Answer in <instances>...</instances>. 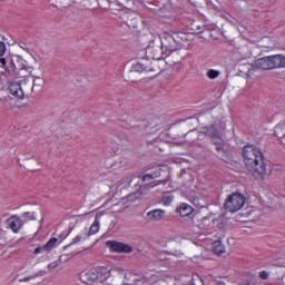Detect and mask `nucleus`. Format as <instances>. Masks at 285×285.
I'll return each instance as SVG.
<instances>
[{
	"label": "nucleus",
	"instance_id": "1",
	"mask_svg": "<svg viewBox=\"0 0 285 285\" xmlns=\"http://www.w3.org/2000/svg\"><path fill=\"white\" fill-rule=\"evenodd\" d=\"M243 159L245 166L256 179H264L266 175V163L264 161V153L255 145H246L243 148Z\"/></svg>",
	"mask_w": 285,
	"mask_h": 285
},
{
	"label": "nucleus",
	"instance_id": "2",
	"mask_svg": "<svg viewBox=\"0 0 285 285\" xmlns=\"http://www.w3.org/2000/svg\"><path fill=\"white\" fill-rule=\"evenodd\" d=\"M110 271L108 267L85 269L80 273V281L88 285H102L110 277Z\"/></svg>",
	"mask_w": 285,
	"mask_h": 285
},
{
	"label": "nucleus",
	"instance_id": "3",
	"mask_svg": "<svg viewBox=\"0 0 285 285\" xmlns=\"http://www.w3.org/2000/svg\"><path fill=\"white\" fill-rule=\"evenodd\" d=\"M256 68L259 70H275V68H285V57L282 55L267 56L256 60Z\"/></svg>",
	"mask_w": 285,
	"mask_h": 285
},
{
	"label": "nucleus",
	"instance_id": "4",
	"mask_svg": "<svg viewBox=\"0 0 285 285\" xmlns=\"http://www.w3.org/2000/svg\"><path fill=\"white\" fill-rule=\"evenodd\" d=\"M203 135L209 137L213 141L214 146H216V150L222 153L224 150V138L222 137V132H219V128L215 125L206 126L203 128Z\"/></svg>",
	"mask_w": 285,
	"mask_h": 285
},
{
	"label": "nucleus",
	"instance_id": "5",
	"mask_svg": "<svg viewBox=\"0 0 285 285\" xmlns=\"http://www.w3.org/2000/svg\"><path fill=\"white\" fill-rule=\"evenodd\" d=\"M244 204H246V197L242 194L234 193L228 196L225 203V210L227 213H237V210L244 208Z\"/></svg>",
	"mask_w": 285,
	"mask_h": 285
},
{
	"label": "nucleus",
	"instance_id": "6",
	"mask_svg": "<svg viewBox=\"0 0 285 285\" xmlns=\"http://www.w3.org/2000/svg\"><path fill=\"white\" fill-rule=\"evenodd\" d=\"M31 88L32 82L26 78L20 80V82H11L9 86L10 94L19 99H22V97L26 96V92H30Z\"/></svg>",
	"mask_w": 285,
	"mask_h": 285
},
{
	"label": "nucleus",
	"instance_id": "7",
	"mask_svg": "<svg viewBox=\"0 0 285 285\" xmlns=\"http://www.w3.org/2000/svg\"><path fill=\"white\" fill-rule=\"evenodd\" d=\"M146 55L149 59H154L156 61H159L164 59V57H168V53L166 52V49L161 47V45H151L146 48Z\"/></svg>",
	"mask_w": 285,
	"mask_h": 285
},
{
	"label": "nucleus",
	"instance_id": "8",
	"mask_svg": "<svg viewBox=\"0 0 285 285\" xmlns=\"http://www.w3.org/2000/svg\"><path fill=\"white\" fill-rule=\"evenodd\" d=\"M106 246L109 248L110 253H125L126 255H130V253H132V247L121 242L107 240Z\"/></svg>",
	"mask_w": 285,
	"mask_h": 285
},
{
	"label": "nucleus",
	"instance_id": "9",
	"mask_svg": "<svg viewBox=\"0 0 285 285\" xmlns=\"http://www.w3.org/2000/svg\"><path fill=\"white\" fill-rule=\"evenodd\" d=\"M160 46L164 48L167 56L170 55V52L177 51V40H175V37L168 32L163 35Z\"/></svg>",
	"mask_w": 285,
	"mask_h": 285
},
{
	"label": "nucleus",
	"instance_id": "10",
	"mask_svg": "<svg viewBox=\"0 0 285 285\" xmlns=\"http://www.w3.org/2000/svg\"><path fill=\"white\" fill-rule=\"evenodd\" d=\"M7 228L17 234L23 228V220L19 216H11L7 219Z\"/></svg>",
	"mask_w": 285,
	"mask_h": 285
},
{
	"label": "nucleus",
	"instance_id": "11",
	"mask_svg": "<svg viewBox=\"0 0 285 285\" xmlns=\"http://www.w3.org/2000/svg\"><path fill=\"white\" fill-rule=\"evenodd\" d=\"M147 217L149 219H154L155 222H159L166 217V210L164 209H154L147 213Z\"/></svg>",
	"mask_w": 285,
	"mask_h": 285
},
{
	"label": "nucleus",
	"instance_id": "12",
	"mask_svg": "<svg viewBox=\"0 0 285 285\" xmlns=\"http://www.w3.org/2000/svg\"><path fill=\"white\" fill-rule=\"evenodd\" d=\"M274 135L281 140V144L285 146V124H278L274 128Z\"/></svg>",
	"mask_w": 285,
	"mask_h": 285
},
{
	"label": "nucleus",
	"instance_id": "13",
	"mask_svg": "<svg viewBox=\"0 0 285 285\" xmlns=\"http://www.w3.org/2000/svg\"><path fill=\"white\" fill-rule=\"evenodd\" d=\"M178 213L180 217H188L189 215H193V207L186 203H183L178 208Z\"/></svg>",
	"mask_w": 285,
	"mask_h": 285
},
{
	"label": "nucleus",
	"instance_id": "14",
	"mask_svg": "<svg viewBox=\"0 0 285 285\" xmlns=\"http://www.w3.org/2000/svg\"><path fill=\"white\" fill-rule=\"evenodd\" d=\"M212 248L215 255H222L224 253V245L222 244V240L213 242Z\"/></svg>",
	"mask_w": 285,
	"mask_h": 285
},
{
	"label": "nucleus",
	"instance_id": "15",
	"mask_svg": "<svg viewBox=\"0 0 285 285\" xmlns=\"http://www.w3.org/2000/svg\"><path fill=\"white\" fill-rule=\"evenodd\" d=\"M51 6H55V8H66L72 3V0H49Z\"/></svg>",
	"mask_w": 285,
	"mask_h": 285
},
{
	"label": "nucleus",
	"instance_id": "16",
	"mask_svg": "<svg viewBox=\"0 0 285 285\" xmlns=\"http://www.w3.org/2000/svg\"><path fill=\"white\" fill-rule=\"evenodd\" d=\"M76 3H79L80 10H92V0H77Z\"/></svg>",
	"mask_w": 285,
	"mask_h": 285
},
{
	"label": "nucleus",
	"instance_id": "17",
	"mask_svg": "<svg viewBox=\"0 0 285 285\" xmlns=\"http://www.w3.org/2000/svg\"><path fill=\"white\" fill-rule=\"evenodd\" d=\"M57 242H59V239H57L56 237H51V238L43 245V250H47V252L52 250V248H55V246H57Z\"/></svg>",
	"mask_w": 285,
	"mask_h": 285
},
{
	"label": "nucleus",
	"instance_id": "18",
	"mask_svg": "<svg viewBox=\"0 0 285 285\" xmlns=\"http://www.w3.org/2000/svg\"><path fill=\"white\" fill-rule=\"evenodd\" d=\"M99 233V218H96L89 228V235H97Z\"/></svg>",
	"mask_w": 285,
	"mask_h": 285
},
{
	"label": "nucleus",
	"instance_id": "19",
	"mask_svg": "<svg viewBox=\"0 0 285 285\" xmlns=\"http://www.w3.org/2000/svg\"><path fill=\"white\" fill-rule=\"evenodd\" d=\"M173 199H175V197L171 194H165L161 198L163 206H170Z\"/></svg>",
	"mask_w": 285,
	"mask_h": 285
},
{
	"label": "nucleus",
	"instance_id": "20",
	"mask_svg": "<svg viewBox=\"0 0 285 285\" xmlns=\"http://www.w3.org/2000/svg\"><path fill=\"white\" fill-rule=\"evenodd\" d=\"M157 175L147 174L141 177V181H150V188H155V185H153V179H155Z\"/></svg>",
	"mask_w": 285,
	"mask_h": 285
},
{
	"label": "nucleus",
	"instance_id": "21",
	"mask_svg": "<svg viewBox=\"0 0 285 285\" xmlns=\"http://www.w3.org/2000/svg\"><path fill=\"white\" fill-rule=\"evenodd\" d=\"M207 77L208 79H217V77H219V70L209 69L207 71Z\"/></svg>",
	"mask_w": 285,
	"mask_h": 285
},
{
	"label": "nucleus",
	"instance_id": "22",
	"mask_svg": "<svg viewBox=\"0 0 285 285\" xmlns=\"http://www.w3.org/2000/svg\"><path fill=\"white\" fill-rule=\"evenodd\" d=\"M134 70H136V72H144V70H146V68H144V65H141V63H136L134 66Z\"/></svg>",
	"mask_w": 285,
	"mask_h": 285
},
{
	"label": "nucleus",
	"instance_id": "23",
	"mask_svg": "<svg viewBox=\"0 0 285 285\" xmlns=\"http://www.w3.org/2000/svg\"><path fill=\"white\" fill-rule=\"evenodd\" d=\"M6 55V43L0 41V57Z\"/></svg>",
	"mask_w": 285,
	"mask_h": 285
},
{
	"label": "nucleus",
	"instance_id": "24",
	"mask_svg": "<svg viewBox=\"0 0 285 285\" xmlns=\"http://www.w3.org/2000/svg\"><path fill=\"white\" fill-rule=\"evenodd\" d=\"M79 242H81V236L77 235L72 238L70 246H75V244H79Z\"/></svg>",
	"mask_w": 285,
	"mask_h": 285
},
{
	"label": "nucleus",
	"instance_id": "25",
	"mask_svg": "<svg viewBox=\"0 0 285 285\" xmlns=\"http://www.w3.org/2000/svg\"><path fill=\"white\" fill-rule=\"evenodd\" d=\"M258 275H259L261 279H268V273L266 271L259 272Z\"/></svg>",
	"mask_w": 285,
	"mask_h": 285
},
{
	"label": "nucleus",
	"instance_id": "26",
	"mask_svg": "<svg viewBox=\"0 0 285 285\" xmlns=\"http://www.w3.org/2000/svg\"><path fill=\"white\" fill-rule=\"evenodd\" d=\"M30 279H35V276H27L24 278H21L20 282H30Z\"/></svg>",
	"mask_w": 285,
	"mask_h": 285
},
{
	"label": "nucleus",
	"instance_id": "27",
	"mask_svg": "<svg viewBox=\"0 0 285 285\" xmlns=\"http://www.w3.org/2000/svg\"><path fill=\"white\" fill-rule=\"evenodd\" d=\"M41 250H43V246H42V247H37V248L33 250V254H35V255H39V253H41Z\"/></svg>",
	"mask_w": 285,
	"mask_h": 285
},
{
	"label": "nucleus",
	"instance_id": "28",
	"mask_svg": "<svg viewBox=\"0 0 285 285\" xmlns=\"http://www.w3.org/2000/svg\"><path fill=\"white\" fill-rule=\"evenodd\" d=\"M191 6H198L199 0H188Z\"/></svg>",
	"mask_w": 285,
	"mask_h": 285
},
{
	"label": "nucleus",
	"instance_id": "29",
	"mask_svg": "<svg viewBox=\"0 0 285 285\" xmlns=\"http://www.w3.org/2000/svg\"><path fill=\"white\" fill-rule=\"evenodd\" d=\"M0 63H1V66H6V63H7L6 58H0Z\"/></svg>",
	"mask_w": 285,
	"mask_h": 285
},
{
	"label": "nucleus",
	"instance_id": "30",
	"mask_svg": "<svg viewBox=\"0 0 285 285\" xmlns=\"http://www.w3.org/2000/svg\"><path fill=\"white\" fill-rule=\"evenodd\" d=\"M58 264L57 263H51L49 264V268H57Z\"/></svg>",
	"mask_w": 285,
	"mask_h": 285
},
{
	"label": "nucleus",
	"instance_id": "31",
	"mask_svg": "<svg viewBox=\"0 0 285 285\" xmlns=\"http://www.w3.org/2000/svg\"><path fill=\"white\" fill-rule=\"evenodd\" d=\"M238 285H250V281H244V282L239 283Z\"/></svg>",
	"mask_w": 285,
	"mask_h": 285
}]
</instances>
